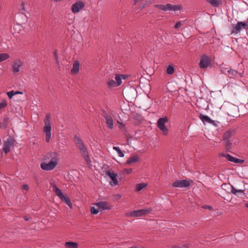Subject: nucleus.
I'll return each instance as SVG.
<instances>
[{
    "mask_svg": "<svg viewBox=\"0 0 248 248\" xmlns=\"http://www.w3.org/2000/svg\"><path fill=\"white\" fill-rule=\"evenodd\" d=\"M78 155L85 161L86 164L91 166L90 152L81 140L78 139Z\"/></svg>",
    "mask_w": 248,
    "mask_h": 248,
    "instance_id": "1",
    "label": "nucleus"
},
{
    "mask_svg": "<svg viewBox=\"0 0 248 248\" xmlns=\"http://www.w3.org/2000/svg\"><path fill=\"white\" fill-rule=\"evenodd\" d=\"M51 116L50 114H47L44 119L45 126L43 128V131L46 135V141L47 142H49L51 137Z\"/></svg>",
    "mask_w": 248,
    "mask_h": 248,
    "instance_id": "2",
    "label": "nucleus"
},
{
    "mask_svg": "<svg viewBox=\"0 0 248 248\" xmlns=\"http://www.w3.org/2000/svg\"><path fill=\"white\" fill-rule=\"evenodd\" d=\"M51 186L53 191L55 193L56 195L60 199L62 202L67 204L69 207L72 208V203L70 200L65 196L61 190L56 186L54 183L51 184Z\"/></svg>",
    "mask_w": 248,
    "mask_h": 248,
    "instance_id": "3",
    "label": "nucleus"
},
{
    "mask_svg": "<svg viewBox=\"0 0 248 248\" xmlns=\"http://www.w3.org/2000/svg\"><path fill=\"white\" fill-rule=\"evenodd\" d=\"M242 29L248 30V22L239 21L236 24H232V30L231 34H238L240 32Z\"/></svg>",
    "mask_w": 248,
    "mask_h": 248,
    "instance_id": "4",
    "label": "nucleus"
},
{
    "mask_svg": "<svg viewBox=\"0 0 248 248\" xmlns=\"http://www.w3.org/2000/svg\"><path fill=\"white\" fill-rule=\"evenodd\" d=\"M58 159H53L52 160L49 161L48 163L46 162L41 163V168L45 170H53L58 164Z\"/></svg>",
    "mask_w": 248,
    "mask_h": 248,
    "instance_id": "5",
    "label": "nucleus"
},
{
    "mask_svg": "<svg viewBox=\"0 0 248 248\" xmlns=\"http://www.w3.org/2000/svg\"><path fill=\"white\" fill-rule=\"evenodd\" d=\"M168 121L167 117L159 118L157 122V126L158 128L162 132L164 135L168 134V129L165 126V123Z\"/></svg>",
    "mask_w": 248,
    "mask_h": 248,
    "instance_id": "6",
    "label": "nucleus"
},
{
    "mask_svg": "<svg viewBox=\"0 0 248 248\" xmlns=\"http://www.w3.org/2000/svg\"><path fill=\"white\" fill-rule=\"evenodd\" d=\"M211 64V58L209 56L204 55L200 60L199 66L201 68L205 69L209 67Z\"/></svg>",
    "mask_w": 248,
    "mask_h": 248,
    "instance_id": "7",
    "label": "nucleus"
},
{
    "mask_svg": "<svg viewBox=\"0 0 248 248\" xmlns=\"http://www.w3.org/2000/svg\"><path fill=\"white\" fill-rule=\"evenodd\" d=\"M190 182L187 180H176L173 183L172 186L174 187H186L190 186Z\"/></svg>",
    "mask_w": 248,
    "mask_h": 248,
    "instance_id": "8",
    "label": "nucleus"
},
{
    "mask_svg": "<svg viewBox=\"0 0 248 248\" xmlns=\"http://www.w3.org/2000/svg\"><path fill=\"white\" fill-rule=\"evenodd\" d=\"M22 65V62L20 60H15L12 64V70L14 75L17 74Z\"/></svg>",
    "mask_w": 248,
    "mask_h": 248,
    "instance_id": "9",
    "label": "nucleus"
},
{
    "mask_svg": "<svg viewBox=\"0 0 248 248\" xmlns=\"http://www.w3.org/2000/svg\"><path fill=\"white\" fill-rule=\"evenodd\" d=\"M14 145V140L11 139H8L4 141L3 145V150L5 154L10 152L11 148Z\"/></svg>",
    "mask_w": 248,
    "mask_h": 248,
    "instance_id": "10",
    "label": "nucleus"
},
{
    "mask_svg": "<svg viewBox=\"0 0 248 248\" xmlns=\"http://www.w3.org/2000/svg\"><path fill=\"white\" fill-rule=\"evenodd\" d=\"M151 209H140L134 211L130 213V216L134 217H141L149 213Z\"/></svg>",
    "mask_w": 248,
    "mask_h": 248,
    "instance_id": "11",
    "label": "nucleus"
},
{
    "mask_svg": "<svg viewBox=\"0 0 248 248\" xmlns=\"http://www.w3.org/2000/svg\"><path fill=\"white\" fill-rule=\"evenodd\" d=\"M106 174L111 179V181L110 182V185L116 186L118 184L117 173H114L113 171H111L110 170H108L106 171Z\"/></svg>",
    "mask_w": 248,
    "mask_h": 248,
    "instance_id": "12",
    "label": "nucleus"
},
{
    "mask_svg": "<svg viewBox=\"0 0 248 248\" xmlns=\"http://www.w3.org/2000/svg\"><path fill=\"white\" fill-rule=\"evenodd\" d=\"M222 156L225 157L228 161L235 163L242 164L244 162V160L240 159L236 157H234L230 154H222L221 155Z\"/></svg>",
    "mask_w": 248,
    "mask_h": 248,
    "instance_id": "13",
    "label": "nucleus"
},
{
    "mask_svg": "<svg viewBox=\"0 0 248 248\" xmlns=\"http://www.w3.org/2000/svg\"><path fill=\"white\" fill-rule=\"evenodd\" d=\"M95 205L101 210H110L112 206L107 202H99L95 203Z\"/></svg>",
    "mask_w": 248,
    "mask_h": 248,
    "instance_id": "14",
    "label": "nucleus"
},
{
    "mask_svg": "<svg viewBox=\"0 0 248 248\" xmlns=\"http://www.w3.org/2000/svg\"><path fill=\"white\" fill-rule=\"evenodd\" d=\"M234 130L233 129H230L227 131L223 135V140H226L227 143L228 145L231 144V143L230 140L234 134Z\"/></svg>",
    "mask_w": 248,
    "mask_h": 248,
    "instance_id": "15",
    "label": "nucleus"
},
{
    "mask_svg": "<svg viewBox=\"0 0 248 248\" xmlns=\"http://www.w3.org/2000/svg\"><path fill=\"white\" fill-rule=\"evenodd\" d=\"M165 5V9L166 11H177L180 10L181 6L180 5H171V4L168 3Z\"/></svg>",
    "mask_w": 248,
    "mask_h": 248,
    "instance_id": "16",
    "label": "nucleus"
},
{
    "mask_svg": "<svg viewBox=\"0 0 248 248\" xmlns=\"http://www.w3.org/2000/svg\"><path fill=\"white\" fill-rule=\"evenodd\" d=\"M52 158L58 159L57 154L55 152H51L46 154L43 158V160L46 162L52 160Z\"/></svg>",
    "mask_w": 248,
    "mask_h": 248,
    "instance_id": "17",
    "label": "nucleus"
},
{
    "mask_svg": "<svg viewBox=\"0 0 248 248\" xmlns=\"http://www.w3.org/2000/svg\"><path fill=\"white\" fill-rule=\"evenodd\" d=\"M106 123L108 127L110 129L113 128V120L111 116L106 115L105 116Z\"/></svg>",
    "mask_w": 248,
    "mask_h": 248,
    "instance_id": "18",
    "label": "nucleus"
},
{
    "mask_svg": "<svg viewBox=\"0 0 248 248\" xmlns=\"http://www.w3.org/2000/svg\"><path fill=\"white\" fill-rule=\"evenodd\" d=\"M140 161V158L137 155H134L130 157L126 161V164H130L131 163H134Z\"/></svg>",
    "mask_w": 248,
    "mask_h": 248,
    "instance_id": "19",
    "label": "nucleus"
},
{
    "mask_svg": "<svg viewBox=\"0 0 248 248\" xmlns=\"http://www.w3.org/2000/svg\"><path fill=\"white\" fill-rule=\"evenodd\" d=\"M199 117L204 124L214 123L213 120H212L208 116L200 114Z\"/></svg>",
    "mask_w": 248,
    "mask_h": 248,
    "instance_id": "20",
    "label": "nucleus"
},
{
    "mask_svg": "<svg viewBox=\"0 0 248 248\" xmlns=\"http://www.w3.org/2000/svg\"><path fill=\"white\" fill-rule=\"evenodd\" d=\"M66 248H78V243L73 242H66L64 244Z\"/></svg>",
    "mask_w": 248,
    "mask_h": 248,
    "instance_id": "21",
    "label": "nucleus"
},
{
    "mask_svg": "<svg viewBox=\"0 0 248 248\" xmlns=\"http://www.w3.org/2000/svg\"><path fill=\"white\" fill-rule=\"evenodd\" d=\"M207 1L213 7H218L221 4L219 0H207Z\"/></svg>",
    "mask_w": 248,
    "mask_h": 248,
    "instance_id": "22",
    "label": "nucleus"
},
{
    "mask_svg": "<svg viewBox=\"0 0 248 248\" xmlns=\"http://www.w3.org/2000/svg\"><path fill=\"white\" fill-rule=\"evenodd\" d=\"M231 192L238 196V194L244 195V190H237L233 186H231Z\"/></svg>",
    "mask_w": 248,
    "mask_h": 248,
    "instance_id": "23",
    "label": "nucleus"
},
{
    "mask_svg": "<svg viewBox=\"0 0 248 248\" xmlns=\"http://www.w3.org/2000/svg\"><path fill=\"white\" fill-rule=\"evenodd\" d=\"M238 72L236 70H233L230 68L229 69L227 70V74L228 76H231L232 77H236L238 75Z\"/></svg>",
    "mask_w": 248,
    "mask_h": 248,
    "instance_id": "24",
    "label": "nucleus"
},
{
    "mask_svg": "<svg viewBox=\"0 0 248 248\" xmlns=\"http://www.w3.org/2000/svg\"><path fill=\"white\" fill-rule=\"evenodd\" d=\"M147 186V184L144 183L138 184L136 185V190L140 191L143 188Z\"/></svg>",
    "mask_w": 248,
    "mask_h": 248,
    "instance_id": "25",
    "label": "nucleus"
},
{
    "mask_svg": "<svg viewBox=\"0 0 248 248\" xmlns=\"http://www.w3.org/2000/svg\"><path fill=\"white\" fill-rule=\"evenodd\" d=\"M113 149L115 151H116L117 152L118 155L120 157H123L124 156V154L120 150V148L119 147L113 146Z\"/></svg>",
    "mask_w": 248,
    "mask_h": 248,
    "instance_id": "26",
    "label": "nucleus"
},
{
    "mask_svg": "<svg viewBox=\"0 0 248 248\" xmlns=\"http://www.w3.org/2000/svg\"><path fill=\"white\" fill-rule=\"evenodd\" d=\"M71 73L73 74H77L78 73V61L75 62L73 64V68L71 70Z\"/></svg>",
    "mask_w": 248,
    "mask_h": 248,
    "instance_id": "27",
    "label": "nucleus"
},
{
    "mask_svg": "<svg viewBox=\"0 0 248 248\" xmlns=\"http://www.w3.org/2000/svg\"><path fill=\"white\" fill-rule=\"evenodd\" d=\"M9 58V55L7 53L0 54V62L4 61Z\"/></svg>",
    "mask_w": 248,
    "mask_h": 248,
    "instance_id": "28",
    "label": "nucleus"
},
{
    "mask_svg": "<svg viewBox=\"0 0 248 248\" xmlns=\"http://www.w3.org/2000/svg\"><path fill=\"white\" fill-rule=\"evenodd\" d=\"M107 84L109 87H117L116 83L113 79H109Z\"/></svg>",
    "mask_w": 248,
    "mask_h": 248,
    "instance_id": "29",
    "label": "nucleus"
},
{
    "mask_svg": "<svg viewBox=\"0 0 248 248\" xmlns=\"http://www.w3.org/2000/svg\"><path fill=\"white\" fill-rule=\"evenodd\" d=\"M174 72V69L173 67L171 65H169L167 69V73L169 75H172V74H173Z\"/></svg>",
    "mask_w": 248,
    "mask_h": 248,
    "instance_id": "30",
    "label": "nucleus"
},
{
    "mask_svg": "<svg viewBox=\"0 0 248 248\" xmlns=\"http://www.w3.org/2000/svg\"><path fill=\"white\" fill-rule=\"evenodd\" d=\"M115 82L117 86H119L122 83V79L119 75H116L115 77Z\"/></svg>",
    "mask_w": 248,
    "mask_h": 248,
    "instance_id": "31",
    "label": "nucleus"
},
{
    "mask_svg": "<svg viewBox=\"0 0 248 248\" xmlns=\"http://www.w3.org/2000/svg\"><path fill=\"white\" fill-rule=\"evenodd\" d=\"M7 105V103L6 100L3 99L0 102V110L5 108Z\"/></svg>",
    "mask_w": 248,
    "mask_h": 248,
    "instance_id": "32",
    "label": "nucleus"
},
{
    "mask_svg": "<svg viewBox=\"0 0 248 248\" xmlns=\"http://www.w3.org/2000/svg\"><path fill=\"white\" fill-rule=\"evenodd\" d=\"M230 67H225L223 66H222L220 67V71L221 73L225 74L226 75L227 74V70L229 69Z\"/></svg>",
    "mask_w": 248,
    "mask_h": 248,
    "instance_id": "33",
    "label": "nucleus"
},
{
    "mask_svg": "<svg viewBox=\"0 0 248 248\" xmlns=\"http://www.w3.org/2000/svg\"><path fill=\"white\" fill-rule=\"evenodd\" d=\"M72 12L74 13H78V2H76L72 6Z\"/></svg>",
    "mask_w": 248,
    "mask_h": 248,
    "instance_id": "34",
    "label": "nucleus"
},
{
    "mask_svg": "<svg viewBox=\"0 0 248 248\" xmlns=\"http://www.w3.org/2000/svg\"><path fill=\"white\" fill-rule=\"evenodd\" d=\"M172 248H189L188 245H178L173 246Z\"/></svg>",
    "mask_w": 248,
    "mask_h": 248,
    "instance_id": "35",
    "label": "nucleus"
},
{
    "mask_svg": "<svg viewBox=\"0 0 248 248\" xmlns=\"http://www.w3.org/2000/svg\"><path fill=\"white\" fill-rule=\"evenodd\" d=\"M85 6V3L81 1L78 0V13L80 12V10H81Z\"/></svg>",
    "mask_w": 248,
    "mask_h": 248,
    "instance_id": "36",
    "label": "nucleus"
},
{
    "mask_svg": "<svg viewBox=\"0 0 248 248\" xmlns=\"http://www.w3.org/2000/svg\"><path fill=\"white\" fill-rule=\"evenodd\" d=\"M155 6L162 11H166L165 5L163 4H156Z\"/></svg>",
    "mask_w": 248,
    "mask_h": 248,
    "instance_id": "37",
    "label": "nucleus"
},
{
    "mask_svg": "<svg viewBox=\"0 0 248 248\" xmlns=\"http://www.w3.org/2000/svg\"><path fill=\"white\" fill-rule=\"evenodd\" d=\"M155 6L162 11H166L165 5L163 4H156Z\"/></svg>",
    "mask_w": 248,
    "mask_h": 248,
    "instance_id": "38",
    "label": "nucleus"
},
{
    "mask_svg": "<svg viewBox=\"0 0 248 248\" xmlns=\"http://www.w3.org/2000/svg\"><path fill=\"white\" fill-rule=\"evenodd\" d=\"M6 94L9 98L11 99L12 97L15 95V91H11L10 92H7Z\"/></svg>",
    "mask_w": 248,
    "mask_h": 248,
    "instance_id": "39",
    "label": "nucleus"
},
{
    "mask_svg": "<svg viewBox=\"0 0 248 248\" xmlns=\"http://www.w3.org/2000/svg\"><path fill=\"white\" fill-rule=\"evenodd\" d=\"M91 212L92 214L96 215L98 213V210L96 209L94 207H92L91 208Z\"/></svg>",
    "mask_w": 248,
    "mask_h": 248,
    "instance_id": "40",
    "label": "nucleus"
},
{
    "mask_svg": "<svg viewBox=\"0 0 248 248\" xmlns=\"http://www.w3.org/2000/svg\"><path fill=\"white\" fill-rule=\"evenodd\" d=\"M54 58H55V59L56 63H57V66H59L60 65V62L58 60V55H57L56 51H55L54 52Z\"/></svg>",
    "mask_w": 248,
    "mask_h": 248,
    "instance_id": "41",
    "label": "nucleus"
},
{
    "mask_svg": "<svg viewBox=\"0 0 248 248\" xmlns=\"http://www.w3.org/2000/svg\"><path fill=\"white\" fill-rule=\"evenodd\" d=\"M182 25V21H179V22H178L176 23V24H175V26H174V28L176 29H178L179 28H180Z\"/></svg>",
    "mask_w": 248,
    "mask_h": 248,
    "instance_id": "42",
    "label": "nucleus"
},
{
    "mask_svg": "<svg viewBox=\"0 0 248 248\" xmlns=\"http://www.w3.org/2000/svg\"><path fill=\"white\" fill-rule=\"evenodd\" d=\"M132 171V169L131 168L129 169H124L123 170V172L126 174H129Z\"/></svg>",
    "mask_w": 248,
    "mask_h": 248,
    "instance_id": "43",
    "label": "nucleus"
},
{
    "mask_svg": "<svg viewBox=\"0 0 248 248\" xmlns=\"http://www.w3.org/2000/svg\"><path fill=\"white\" fill-rule=\"evenodd\" d=\"M22 187L24 189H25L26 190H28L29 189V187L28 185H23L22 186Z\"/></svg>",
    "mask_w": 248,
    "mask_h": 248,
    "instance_id": "44",
    "label": "nucleus"
},
{
    "mask_svg": "<svg viewBox=\"0 0 248 248\" xmlns=\"http://www.w3.org/2000/svg\"><path fill=\"white\" fill-rule=\"evenodd\" d=\"M204 208L208 209H209L210 210H213V207L211 206H210V205H205L204 207Z\"/></svg>",
    "mask_w": 248,
    "mask_h": 248,
    "instance_id": "45",
    "label": "nucleus"
},
{
    "mask_svg": "<svg viewBox=\"0 0 248 248\" xmlns=\"http://www.w3.org/2000/svg\"><path fill=\"white\" fill-rule=\"evenodd\" d=\"M213 121L214 123H210V124H211L215 125V126H217V122L215 121H213Z\"/></svg>",
    "mask_w": 248,
    "mask_h": 248,
    "instance_id": "46",
    "label": "nucleus"
},
{
    "mask_svg": "<svg viewBox=\"0 0 248 248\" xmlns=\"http://www.w3.org/2000/svg\"><path fill=\"white\" fill-rule=\"evenodd\" d=\"M15 95L17 94H22V92H19V91H16L15 92Z\"/></svg>",
    "mask_w": 248,
    "mask_h": 248,
    "instance_id": "47",
    "label": "nucleus"
},
{
    "mask_svg": "<svg viewBox=\"0 0 248 248\" xmlns=\"http://www.w3.org/2000/svg\"><path fill=\"white\" fill-rule=\"evenodd\" d=\"M24 219L25 220H29V218L28 217H24Z\"/></svg>",
    "mask_w": 248,
    "mask_h": 248,
    "instance_id": "48",
    "label": "nucleus"
},
{
    "mask_svg": "<svg viewBox=\"0 0 248 248\" xmlns=\"http://www.w3.org/2000/svg\"><path fill=\"white\" fill-rule=\"evenodd\" d=\"M116 196H117V198H120L121 197V195L118 194L117 195H116Z\"/></svg>",
    "mask_w": 248,
    "mask_h": 248,
    "instance_id": "49",
    "label": "nucleus"
},
{
    "mask_svg": "<svg viewBox=\"0 0 248 248\" xmlns=\"http://www.w3.org/2000/svg\"><path fill=\"white\" fill-rule=\"evenodd\" d=\"M245 205L247 207H248V202L246 203Z\"/></svg>",
    "mask_w": 248,
    "mask_h": 248,
    "instance_id": "50",
    "label": "nucleus"
},
{
    "mask_svg": "<svg viewBox=\"0 0 248 248\" xmlns=\"http://www.w3.org/2000/svg\"><path fill=\"white\" fill-rule=\"evenodd\" d=\"M140 0H135V2L137 3Z\"/></svg>",
    "mask_w": 248,
    "mask_h": 248,
    "instance_id": "51",
    "label": "nucleus"
},
{
    "mask_svg": "<svg viewBox=\"0 0 248 248\" xmlns=\"http://www.w3.org/2000/svg\"><path fill=\"white\" fill-rule=\"evenodd\" d=\"M76 138H77V136H75V139H76Z\"/></svg>",
    "mask_w": 248,
    "mask_h": 248,
    "instance_id": "52",
    "label": "nucleus"
}]
</instances>
